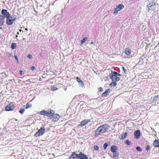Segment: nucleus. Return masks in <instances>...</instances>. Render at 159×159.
Returning a JSON list of instances; mask_svg holds the SVG:
<instances>
[{
  "label": "nucleus",
  "instance_id": "1",
  "mask_svg": "<svg viewBox=\"0 0 159 159\" xmlns=\"http://www.w3.org/2000/svg\"><path fill=\"white\" fill-rule=\"evenodd\" d=\"M109 128V126L107 125H103L98 127L96 130V134L97 135L103 134Z\"/></svg>",
  "mask_w": 159,
  "mask_h": 159
},
{
  "label": "nucleus",
  "instance_id": "2",
  "mask_svg": "<svg viewBox=\"0 0 159 159\" xmlns=\"http://www.w3.org/2000/svg\"><path fill=\"white\" fill-rule=\"evenodd\" d=\"M2 16L4 18H7L6 23L7 25H10V18L9 16L10 14L9 13L7 12L6 9H3L1 11Z\"/></svg>",
  "mask_w": 159,
  "mask_h": 159
},
{
  "label": "nucleus",
  "instance_id": "3",
  "mask_svg": "<svg viewBox=\"0 0 159 159\" xmlns=\"http://www.w3.org/2000/svg\"><path fill=\"white\" fill-rule=\"evenodd\" d=\"M154 2V0H152V3H150L147 5L149 11H153L155 10L156 7Z\"/></svg>",
  "mask_w": 159,
  "mask_h": 159
},
{
  "label": "nucleus",
  "instance_id": "4",
  "mask_svg": "<svg viewBox=\"0 0 159 159\" xmlns=\"http://www.w3.org/2000/svg\"><path fill=\"white\" fill-rule=\"evenodd\" d=\"M45 128L43 127H41L35 134L36 137L42 136L45 133Z\"/></svg>",
  "mask_w": 159,
  "mask_h": 159
},
{
  "label": "nucleus",
  "instance_id": "5",
  "mask_svg": "<svg viewBox=\"0 0 159 159\" xmlns=\"http://www.w3.org/2000/svg\"><path fill=\"white\" fill-rule=\"evenodd\" d=\"M124 8V6L122 4H120L118 5L116 8H115L114 10L113 13L116 14L119 11H120L121 9Z\"/></svg>",
  "mask_w": 159,
  "mask_h": 159
},
{
  "label": "nucleus",
  "instance_id": "6",
  "mask_svg": "<svg viewBox=\"0 0 159 159\" xmlns=\"http://www.w3.org/2000/svg\"><path fill=\"white\" fill-rule=\"evenodd\" d=\"M117 76L113 75L111 74H110L109 77L112 80V81L116 82L120 80V79L119 77H117Z\"/></svg>",
  "mask_w": 159,
  "mask_h": 159
},
{
  "label": "nucleus",
  "instance_id": "7",
  "mask_svg": "<svg viewBox=\"0 0 159 159\" xmlns=\"http://www.w3.org/2000/svg\"><path fill=\"white\" fill-rule=\"evenodd\" d=\"M90 122V120L86 119L82 121L80 124L78 126L79 127H81L88 124L89 122Z\"/></svg>",
  "mask_w": 159,
  "mask_h": 159
},
{
  "label": "nucleus",
  "instance_id": "8",
  "mask_svg": "<svg viewBox=\"0 0 159 159\" xmlns=\"http://www.w3.org/2000/svg\"><path fill=\"white\" fill-rule=\"evenodd\" d=\"M79 159H88V157L85 155L83 154L82 152H80L78 154Z\"/></svg>",
  "mask_w": 159,
  "mask_h": 159
},
{
  "label": "nucleus",
  "instance_id": "9",
  "mask_svg": "<svg viewBox=\"0 0 159 159\" xmlns=\"http://www.w3.org/2000/svg\"><path fill=\"white\" fill-rule=\"evenodd\" d=\"M69 159H79L78 154H76L75 152H73Z\"/></svg>",
  "mask_w": 159,
  "mask_h": 159
},
{
  "label": "nucleus",
  "instance_id": "10",
  "mask_svg": "<svg viewBox=\"0 0 159 159\" xmlns=\"http://www.w3.org/2000/svg\"><path fill=\"white\" fill-rule=\"evenodd\" d=\"M54 113V112L52 110H50L49 111H46V116H47L49 117L52 116V115Z\"/></svg>",
  "mask_w": 159,
  "mask_h": 159
},
{
  "label": "nucleus",
  "instance_id": "11",
  "mask_svg": "<svg viewBox=\"0 0 159 159\" xmlns=\"http://www.w3.org/2000/svg\"><path fill=\"white\" fill-rule=\"evenodd\" d=\"M140 133L139 130L136 131L134 132L135 138L136 139H139L140 138Z\"/></svg>",
  "mask_w": 159,
  "mask_h": 159
},
{
  "label": "nucleus",
  "instance_id": "12",
  "mask_svg": "<svg viewBox=\"0 0 159 159\" xmlns=\"http://www.w3.org/2000/svg\"><path fill=\"white\" fill-rule=\"evenodd\" d=\"M153 145L155 147H159V140L156 139L153 143Z\"/></svg>",
  "mask_w": 159,
  "mask_h": 159
},
{
  "label": "nucleus",
  "instance_id": "13",
  "mask_svg": "<svg viewBox=\"0 0 159 159\" xmlns=\"http://www.w3.org/2000/svg\"><path fill=\"white\" fill-rule=\"evenodd\" d=\"M110 93V89H107L105 91V92L103 93L102 94V97H106L107 95L109 94Z\"/></svg>",
  "mask_w": 159,
  "mask_h": 159
},
{
  "label": "nucleus",
  "instance_id": "14",
  "mask_svg": "<svg viewBox=\"0 0 159 159\" xmlns=\"http://www.w3.org/2000/svg\"><path fill=\"white\" fill-rule=\"evenodd\" d=\"M111 150L112 152H116L117 150V148L116 146L112 145L111 147Z\"/></svg>",
  "mask_w": 159,
  "mask_h": 159
},
{
  "label": "nucleus",
  "instance_id": "15",
  "mask_svg": "<svg viewBox=\"0 0 159 159\" xmlns=\"http://www.w3.org/2000/svg\"><path fill=\"white\" fill-rule=\"evenodd\" d=\"M131 50L129 48H125V53L127 55H129L131 53Z\"/></svg>",
  "mask_w": 159,
  "mask_h": 159
},
{
  "label": "nucleus",
  "instance_id": "16",
  "mask_svg": "<svg viewBox=\"0 0 159 159\" xmlns=\"http://www.w3.org/2000/svg\"><path fill=\"white\" fill-rule=\"evenodd\" d=\"M52 117L54 119H57V120L60 118V116L57 114H53Z\"/></svg>",
  "mask_w": 159,
  "mask_h": 159
},
{
  "label": "nucleus",
  "instance_id": "17",
  "mask_svg": "<svg viewBox=\"0 0 159 159\" xmlns=\"http://www.w3.org/2000/svg\"><path fill=\"white\" fill-rule=\"evenodd\" d=\"M4 19L2 16V15H0V26L2 25L4 22Z\"/></svg>",
  "mask_w": 159,
  "mask_h": 159
},
{
  "label": "nucleus",
  "instance_id": "18",
  "mask_svg": "<svg viewBox=\"0 0 159 159\" xmlns=\"http://www.w3.org/2000/svg\"><path fill=\"white\" fill-rule=\"evenodd\" d=\"M16 47V44L15 43H13L11 44V48L12 49H15Z\"/></svg>",
  "mask_w": 159,
  "mask_h": 159
},
{
  "label": "nucleus",
  "instance_id": "19",
  "mask_svg": "<svg viewBox=\"0 0 159 159\" xmlns=\"http://www.w3.org/2000/svg\"><path fill=\"white\" fill-rule=\"evenodd\" d=\"M87 39V38L86 37H85L81 41V44L80 45H82L85 41Z\"/></svg>",
  "mask_w": 159,
  "mask_h": 159
},
{
  "label": "nucleus",
  "instance_id": "20",
  "mask_svg": "<svg viewBox=\"0 0 159 159\" xmlns=\"http://www.w3.org/2000/svg\"><path fill=\"white\" fill-rule=\"evenodd\" d=\"M112 153L113 154V157H118L119 155V154L117 152V151L116 152H113Z\"/></svg>",
  "mask_w": 159,
  "mask_h": 159
},
{
  "label": "nucleus",
  "instance_id": "21",
  "mask_svg": "<svg viewBox=\"0 0 159 159\" xmlns=\"http://www.w3.org/2000/svg\"><path fill=\"white\" fill-rule=\"evenodd\" d=\"M46 111L43 110L39 112V114L46 116Z\"/></svg>",
  "mask_w": 159,
  "mask_h": 159
},
{
  "label": "nucleus",
  "instance_id": "22",
  "mask_svg": "<svg viewBox=\"0 0 159 159\" xmlns=\"http://www.w3.org/2000/svg\"><path fill=\"white\" fill-rule=\"evenodd\" d=\"M6 111H10V104L7 105L5 108Z\"/></svg>",
  "mask_w": 159,
  "mask_h": 159
},
{
  "label": "nucleus",
  "instance_id": "23",
  "mask_svg": "<svg viewBox=\"0 0 159 159\" xmlns=\"http://www.w3.org/2000/svg\"><path fill=\"white\" fill-rule=\"evenodd\" d=\"M15 20H16L15 18V17L12 18L11 16V25L12 24L14 21H15Z\"/></svg>",
  "mask_w": 159,
  "mask_h": 159
},
{
  "label": "nucleus",
  "instance_id": "24",
  "mask_svg": "<svg viewBox=\"0 0 159 159\" xmlns=\"http://www.w3.org/2000/svg\"><path fill=\"white\" fill-rule=\"evenodd\" d=\"M116 82H112L110 84V85L111 86L115 87L116 85Z\"/></svg>",
  "mask_w": 159,
  "mask_h": 159
},
{
  "label": "nucleus",
  "instance_id": "25",
  "mask_svg": "<svg viewBox=\"0 0 159 159\" xmlns=\"http://www.w3.org/2000/svg\"><path fill=\"white\" fill-rule=\"evenodd\" d=\"M32 105L30 104H29V103H28L26 105V109H28V108H30L31 107Z\"/></svg>",
  "mask_w": 159,
  "mask_h": 159
},
{
  "label": "nucleus",
  "instance_id": "26",
  "mask_svg": "<svg viewBox=\"0 0 159 159\" xmlns=\"http://www.w3.org/2000/svg\"><path fill=\"white\" fill-rule=\"evenodd\" d=\"M112 73L110 74H111L113 75H115L116 76H117V74H118V73L116 71H111Z\"/></svg>",
  "mask_w": 159,
  "mask_h": 159
},
{
  "label": "nucleus",
  "instance_id": "27",
  "mask_svg": "<svg viewBox=\"0 0 159 159\" xmlns=\"http://www.w3.org/2000/svg\"><path fill=\"white\" fill-rule=\"evenodd\" d=\"M25 109L24 108H22L20 109V110L19 111V112L21 114H23L24 113V112L25 111Z\"/></svg>",
  "mask_w": 159,
  "mask_h": 159
},
{
  "label": "nucleus",
  "instance_id": "28",
  "mask_svg": "<svg viewBox=\"0 0 159 159\" xmlns=\"http://www.w3.org/2000/svg\"><path fill=\"white\" fill-rule=\"evenodd\" d=\"M127 133H125L124 134V135H123L121 136V139H124L125 138L127 137Z\"/></svg>",
  "mask_w": 159,
  "mask_h": 159
},
{
  "label": "nucleus",
  "instance_id": "29",
  "mask_svg": "<svg viewBox=\"0 0 159 159\" xmlns=\"http://www.w3.org/2000/svg\"><path fill=\"white\" fill-rule=\"evenodd\" d=\"M15 108V106H14L13 104H12L11 103V111H12L14 110Z\"/></svg>",
  "mask_w": 159,
  "mask_h": 159
},
{
  "label": "nucleus",
  "instance_id": "30",
  "mask_svg": "<svg viewBox=\"0 0 159 159\" xmlns=\"http://www.w3.org/2000/svg\"><path fill=\"white\" fill-rule=\"evenodd\" d=\"M108 146V144L107 143H104L103 145V148L104 149H106L107 146Z\"/></svg>",
  "mask_w": 159,
  "mask_h": 159
},
{
  "label": "nucleus",
  "instance_id": "31",
  "mask_svg": "<svg viewBox=\"0 0 159 159\" xmlns=\"http://www.w3.org/2000/svg\"><path fill=\"white\" fill-rule=\"evenodd\" d=\"M126 144L128 145H129L131 144V142L128 140H126Z\"/></svg>",
  "mask_w": 159,
  "mask_h": 159
},
{
  "label": "nucleus",
  "instance_id": "32",
  "mask_svg": "<svg viewBox=\"0 0 159 159\" xmlns=\"http://www.w3.org/2000/svg\"><path fill=\"white\" fill-rule=\"evenodd\" d=\"M94 149L95 150L97 151L98 150L99 148L98 147L97 145L94 146Z\"/></svg>",
  "mask_w": 159,
  "mask_h": 159
},
{
  "label": "nucleus",
  "instance_id": "33",
  "mask_svg": "<svg viewBox=\"0 0 159 159\" xmlns=\"http://www.w3.org/2000/svg\"><path fill=\"white\" fill-rule=\"evenodd\" d=\"M136 149L137 151H138L139 152H140V151H142V150L140 147H137L136 148Z\"/></svg>",
  "mask_w": 159,
  "mask_h": 159
},
{
  "label": "nucleus",
  "instance_id": "34",
  "mask_svg": "<svg viewBox=\"0 0 159 159\" xmlns=\"http://www.w3.org/2000/svg\"><path fill=\"white\" fill-rule=\"evenodd\" d=\"M57 89V88L55 87H53L51 88V90L54 91Z\"/></svg>",
  "mask_w": 159,
  "mask_h": 159
},
{
  "label": "nucleus",
  "instance_id": "35",
  "mask_svg": "<svg viewBox=\"0 0 159 159\" xmlns=\"http://www.w3.org/2000/svg\"><path fill=\"white\" fill-rule=\"evenodd\" d=\"M27 57L29 59H32V55L31 54H29L27 55Z\"/></svg>",
  "mask_w": 159,
  "mask_h": 159
},
{
  "label": "nucleus",
  "instance_id": "36",
  "mask_svg": "<svg viewBox=\"0 0 159 159\" xmlns=\"http://www.w3.org/2000/svg\"><path fill=\"white\" fill-rule=\"evenodd\" d=\"M79 84L82 87H83L84 85V84L82 81H80V82L79 83Z\"/></svg>",
  "mask_w": 159,
  "mask_h": 159
},
{
  "label": "nucleus",
  "instance_id": "37",
  "mask_svg": "<svg viewBox=\"0 0 159 159\" xmlns=\"http://www.w3.org/2000/svg\"><path fill=\"white\" fill-rule=\"evenodd\" d=\"M158 97L157 96H155L153 97V101H156L158 99Z\"/></svg>",
  "mask_w": 159,
  "mask_h": 159
},
{
  "label": "nucleus",
  "instance_id": "38",
  "mask_svg": "<svg viewBox=\"0 0 159 159\" xmlns=\"http://www.w3.org/2000/svg\"><path fill=\"white\" fill-rule=\"evenodd\" d=\"M77 81L79 83L80 82V81H82L80 79L78 78V77H77Z\"/></svg>",
  "mask_w": 159,
  "mask_h": 159
},
{
  "label": "nucleus",
  "instance_id": "39",
  "mask_svg": "<svg viewBox=\"0 0 159 159\" xmlns=\"http://www.w3.org/2000/svg\"><path fill=\"white\" fill-rule=\"evenodd\" d=\"M14 57H15L16 60L17 61V63H18V59L16 55H15Z\"/></svg>",
  "mask_w": 159,
  "mask_h": 159
},
{
  "label": "nucleus",
  "instance_id": "40",
  "mask_svg": "<svg viewBox=\"0 0 159 159\" xmlns=\"http://www.w3.org/2000/svg\"><path fill=\"white\" fill-rule=\"evenodd\" d=\"M30 68L32 70H33L35 69V67L34 66H32L30 67Z\"/></svg>",
  "mask_w": 159,
  "mask_h": 159
},
{
  "label": "nucleus",
  "instance_id": "41",
  "mask_svg": "<svg viewBox=\"0 0 159 159\" xmlns=\"http://www.w3.org/2000/svg\"><path fill=\"white\" fill-rule=\"evenodd\" d=\"M19 73L21 75H22L23 74V71L22 70H20L19 71Z\"/></svg>",
  "mask_w": 159,
  "mask_h": 159
},
{
  "label": "nucleus",
  "instance_id": "42",
  "mask_svg": "<svg viewBox=\"0 0 159 159\" xmlns=\"http://www.w3.org/2000/svg\"><path fill=\"white\" fill-rule=\"evenodd\" d=\"M149 149H150V147L149 146H147V147H146V150L147 151H148Z\"/></svg>",
  "mask_w": 159,
  "mask_h": 159
},
{
  "label": "nucleus",
  "instance_id": "43",
  "mask_svg": "<svg viewBox=\"0 0 159 159\" xmlns=\"http://www.w3.org/2000/svg\"><path fill=\"white\" fill-rule=\"evenodd\" d=\"M102 88L101 87H100L99 88V91L100 92H102Z\"/></svg>",
  "mask_w": 159,
  "mask_h": 159
},
{
  "label": "nucleus",
  "instance_id": "44",
  "mask_svg": "<svg viewBox=\"0 0 159 159\" xmlns=\"http://www.w3.org/2000/svg\"><path fill=\"white\" fill-rule=\"evenodd\" d=\"M123 71H124L125 72V69L124 68V67H123Z\"/></svg>",
  "mask_w": 159,
  "mask_h": 159
},
{
  "label": "nucleus",
  "instance_id": "45",
  "mask_svg": "<svg viewBox=\"0 0 159 159\" xmlns=\"http://www.w3.org/2000/svg\"><path fill=\"white\" fill-rule=\"evenodd\" d=\"M120 75L119 73H118V74H117V76H120Z\"/></svg>",
  "mask_w": 159,
  "mask_h": 159
},
{
  "label": "nucleus",
  "instance_id": "46",
  "mask_svg": "<svg viewBox=\"0 0 159 159\" xmlns=\"http://www.w3.org/2000/svg\"><path fill=\"white\" fill-rule=\"evenodd\" d=\"M7 56H8V57H10V53H8V54Z\"/></svg>",
  "mask_w": 159,
  "mask_h": 159
},
{
  "label": "nucleus",
  "instance_id": "47",
  "mask_svg": "<svg viewBox=\"0 0 159 159\" xmlns=\"http://www.w3.org/2000/svg\"><path fill=\"white\" fill-rule=\"evenodd\" d=\"M93 44V42H92L91 43V44Z\"/></svg>",
  "mask_w": 159,
  "mask_h": 159
},
{
  "label": "nucleus",
  "instance_id": "48",
  "mask_svg": "<svg viewBox=\"0 0 159 159\" xmlns=\"http://www.w3.org/2000/svg\"><path fill=\"white\" fill-rule=\"evenodd\" d=\"M25 30H27H27H28V29H27V28H26V29H25Z\"/></svg>",
  "mask_w": 159,
  "mask_h": 159
},
{
  "label": "nucleus",
  "instance_id": "49",
  "mask_svg": "<svg viewBox=\"0 0 159 159\" xmlns=\"http://www.w3.org/2000/svg\"><path fill=\"white\" fill-rule=\"evenodd\" d=\"M64 89L66 91V88H65Z\"/></svg>",
  "mask_w": 159,
  "mask_h": 159
},
{
  "label": "nucleus",
  "instance_id": "50",
  "mask_svg": "<svg viewBox=\"0 0 159 159\" xmlns=\"http://www.w3.org/2000/svg\"><path fill=\"white\" fill-rule=\"evenodd\" d=\"M18 37V36L17 35H16V37Z\"/></svg>",
  "mask_w": 159,
  "mask_h": 159
},
{
  "label": "nucleus",
  "instance_id": "51",
  "mask_svg": "<svg viewBox=\"0 0 159 159\" xmlns=\"http://www.w3.org/2000/svg\"><path fill=\"white\" fill-rule=\"evenodd\" d=\"M17 34H19V32H17Z\"/></svg>",
  "mask_w": 159,
  "mask_h": 159
},
{
  "label": "nucleus",
  "instance_id": "52",
  "mask_svg": "<svg viewBox=\"0 0 159 159\" xmlns=\"http://www.w3.org/2000/svg\"><path fill=\"white\" fill-rule=\"evenodd\" d=\"M76 96H75V97H74V98H75V97H76Z\"/></svg>",
  "mask_w": 159,
  "mask_h": 159
}]
</instances>
